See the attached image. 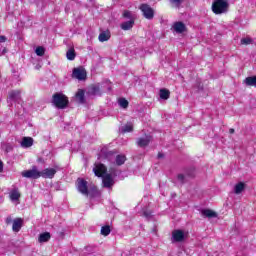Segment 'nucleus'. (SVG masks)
I'll use <instances>...</instances> for the list:
<instances>
[{
    "label": "nucleus",
    "instance_id": "f257e3e1",
    "mask_svg": "<svg viewBox=\"0 0 256 256\" xmlns=\"http://www.w3.org/2000/svg\"><path fill=\"white\" fill-rule=\"evenodd\" d=\"M212 11L215 15H222L229 11V2L227 0H214L212 3Z\"/></svg>",
    "mask_w": 256,
    "mask_h": 256
},
{
    "label": "nucleus",
    "instance_id": "f03ea898",
    "mask_svg": "<svg viewBox=\"0 0 256 256\" xmlns=\"http://www.w3.org/2000/svg\"><path fill=\"white\" fill-rule=\"evenodd\" d=\"M52 103L57 109H65L69 105V98L63 93H55L52 97Z\"/></svg>",
    "mask_w": 256,
    "mask_h": 256
},
{
    "label": "nucleus",
    "instance_id": "7ed1b4c3",
    "mask_svg": "<svg viewBox=\"0 0 256 256\" xmlns=\"http://www.w3.org/2000/svg\"><path fill=\"white\" fill-rule=\"evenodd\" d=\"M189 237V232L185 230H174L172 231V241L173 243H181Z\"/></svg>",
    "mask_w": 256,
    "mask_h": 256
},
{
    "label": "nucleus",
    "instance_id": "20e7f679",
    "mask_svg": "<svg viewBox=\"0 0 256 256\" xmlns=\"http://www.w3.org/2000/svg\"><path fill=\"white\" fill-rule=\"evenodd\" d=\"M88 182L83 178H78L76 181V187L82 195L89 197V187L87 186Z\"/></svg>",
    "mask_w": 256,
    "mask_h": 256
},
{
    "label": "nucleus",
    "instance_id": "39448f33",
    "mask_svg": "<svg viewBox=\"0 0 256 256\" xmlns=\"http://www.w3.org/2000/svg\"><path fill=\"white\" fill-rule=\"evenodd\" d=\"M21 175L26 179H39V177H41V171H38L36 167H33L31 170L22 171Z\"/></svg>",
    "mask_w": 256,
    "mask_h": 256
},
{
    "label": "nucleus",
    "instance_id": "423d86ee",
    "mask_svg": "<svg viewBox=\"0 0 256 256\" xmlns=\"http://www.w3.org/2000/svg\"><path fill=\"white\" fill-rule=\"evenodd\" d=\"M139 9L140 11H142L146 19H153L155 11L153 10V8H151V6H149L148 4H142L140 5Z\"/></svg>",
    "mask_w": 256,
    "mask_h": 256
},
{
    "label": "nucleus",
    "instance_id": "0eeeda50",
    "mask_svg": "<svg viewBox=\"0 0 256 256\" xmlns=\"http://www.w3.org/2000/svg\"><path fill=\"white\" fill-rule=\"evenodd\" d=\"M93 171L96 175V177H103L105 173H107V167L103 165L102 163H96L94 165Z\"/></svg>",
    "mask_w": 256,
    "mask_h": 256
},
{
    "label": "nucleus",
    "instance_id": "6e6552de",
    "mask_svg": "<svg viewBox=\"0 0 256 256\" xmlns=\"http://www.w3.org/2000/svg\"><path fill=\"white\" fill-rule=\"evenodd\" d=\"M73 77L79 81H83L87 78V72L83 69V67L75 68L73 70Z\"/></svg>",
    "mask_w": 256,
    "mask_h": 256
},
{
    "label": "nucleus",
    "instance_id": "1a4fd4ad",
    "mask_svg": "<svg viewBox=\"0 0 256 256\" xmlns=\"http://www.w3.org/2000/svg\"><path fill=\"white\" fill-rule=\"evenodd\" d=\"M56 173L57 171L55 169L47 168L40 172V177H43L44 179H53Z\"/></svg>",
    "mask_w": 256,
    "mask_h": 256
},
{
    "label": "nucleus",
    "instance_id": "9d476101",
    "mask_svg": "<svg viewBox=\"0 0 256 256\" xmlns=\"http://www.w3.org/2000/svg\"><path fill=\"white\" fill-rule=\"evenodd\" d=\"M172 29L175 31V33L178 34L185 33V31H187V27L183 22H175L172 26Z\"/></svg>",
    "mask_w": 256,
    "mask_h": 256
},
{
    "label": "nucleus",
    "instance_id": "9b49d317",
    "mask_svg": "<svg viewBox=\"0 0 256 256\" xmlns=\"http://www.w3.org/2000/svg\"><path fill=\"white\" fill-rule=\"evenodd\" d=\"M22 227H23V219L17 218L13 221L12 229L13 231H15V233H19Z\"/></svg>",
    "mask_w": 256,
    "mask_h": 256
},
{
    "label": "nucleus",
    "instance_id": "f8f14e48",
    "mask_svg": "<svg viewBox=\"0 0 256 256\" xmlns=\"http://www.w3.org/2000/svg\"><path fill=\"white\" fill-rule=\"evenodd\" d=\"M21 147L29 148L33 147V138L31 137H24L22 138Z\"/></svg>",
    "mask_w": 256,
    "mask_h": 256
},
{
    "label": "nucleus",
    "instance_id": "ddd939ff",
    "mask_svg": "<svg viewBox=\"0 0 256 256\" xmlns=\"http://www.w3.org/2000/svg\"><path fill=\"white\" fill-rule=\"evenodd\" d=\"M103 185L104 187H113V177L111 174H107L103 177Z\"/></svg>",
    "mask_w": 256,
    "mask_h": 256
},
{
    "label": "nucleus",
    "instance_id": "4468645a",
    "mask_svg": "<svg viewBox=\"0 0 256 256\" xmlns=\"http://www.w3.org/2000/svg\"><path fill=\"white\" fill-rule=\"evenodd\" d=\"M159 95H160V99L167 101V99L171 97V92L167 88H162L160 89Z\"/></svg>",
    "mask_w": 256,
    "mask_h": 256
},
{
    "label": "nucleus",
    "instance_id": "2eb2a0df",
    "mask_svg": "<svg viewBox=\"0 0 256 256\" xmlns=\"http://www.w3.org/2000/svg\"><path fill=\"white\" fill-rule=\"evenodd\" d=\"M10 199L11 201H19V199H21V193L18 189H14L10 192Z\"/></svg>",
    "mask_w": 256,
    "mask_h": 256
},
{
    "label": "nucleus",
    "instance_id": "dca6fc26",
    "mask_svg": "<svg viewBox=\"0 0 256 256\" xmlns=\"http://www.w3.org/2000/svg\"><path fill=\"white\" fill-rule=\"evenodd\" d=\"M133 25H135V21L130 20V21L122 23L121 29H123V31H129V29H133Z\"/></svg>",
    "mask_w": 256,
    "mask_h": 256
},
{
    "label": "nucleus",
    "instance_id": "f3484780",
    "mask_svg": "<svg viewBox=\"0 0 256 256\" xmlns=\"http://www.w3.org/2000/svg\"><path fill=\"white\" fill-rule=\"evenodd\" d=\"M109 39H111V32L104 31V32L100 33L99 41H101V43H103L105 41H109Z\"/></svg>",
    "mask_w": 256,
    "mask_h": 256
},
{
    "label": "nucleus",
    "instance_id": "a211bd4d",
    "mask_svg": "<svg viewBox=\"0 0 256 256\" xmlns=\"http://www.w3.org/2000/svg\"><path fill=\"white\" fill-rule=\"evenodd\" d=\"M49 239H51V234L49 232H45L40 234L38 241L39 243H47V241H49Z\"/></svg>",
    "mask_w": 256,
    "mask_h": 256
},
{
    "label": "nucleus",
    "instance_id": "6ab92c4d",
    "mask_svg": "<svg viewBox=\"0 0 256 256\" xmlns=\"http://www.w3.org/2000/svg\"><path fill=\"white\" fill-rule=\"evenodd\" d=\"M150 141H151V137L146 136L145 138H140L137 143L139 147H147Z\"/></svg>",
    "mask_w": 256,
    "mask_h": 256
},
{
    "label": "nucleus",
    "instance_id": "aec40b11",
    "mask_svg": "<svg viewBox=\"0 0 256 256\" xmlns=\"http://www.w3.org/2000/svg\"><path fill=\"white\" fill-rule=\"evenodd\" d=\"M201 214L204 216V217H208V218H211V217H217V213L211 209H204L201 211Z\"/></svg>",
    "mask_w": 256,
    "mask_h": 256
},
{
    "label": "nucleus",
    "instance_id": "412c9836",
    "mask_svg": "<svg viewBox=\"0 0 256 256\" xmlns=\"http://www.w3.org/2000/svg\"><path fill=\"white\" fill-rule=\"evenodd\" d=\"M244 82L249 87H256V76L247 77Z\"/></svg>",
    "mask_w": 256,
    "mask_h": 256
},
{
    "label": "nucleus",
    "instance_id": "4be33fe9",
    "mask_svg": "<svg viewBox=\"0 0 256 256\" xmlns=\"http://www.w3.org/2000/svg\"><path fill=\"white\" fill-rule=\"evenodd\" d=\"M244 189H245V183L240 182V183L235 185L234 193H236V195H239V193H243Z\"/></svg>",
    "mask_w": 256,
    "mask_h": 256
},
{
    "label": "nucleus",
    "instance_id": "5701e85b",
    "mask_svg": "<svg viewBox=\"0 0 256 256\" xmlns=\"http://www.w3.org/2000/svg\"><path fill=\"white\" fill-rule=\"evenodd\" d=\"M20 97H21L20 91H12L9 93V99H12L13 101H19Z\"/></svg>",
    "mask_w": 256,
    "mask_h": 256
},
{
    "label": "nucleus",
    "instance_id": "b1692460",
    "mask_svg": "<svg viewBox=\"0 0 256 256\" xmlns=\"http://www.w3.org/2000/svg\"><path fill=\"white\" fill-rule=\"evenodd\" d=\"M76 99L79 103H85V92L83 90H78L76 93Z\"/></svg>",
    "mask_w": 256,
    "mask_h": 256
},
{
    "label": "nucleus",
    "instance_id": "393cba45",
    "mask_svg": "<svg viewBox=\"0 0 256 256\" xmlns=\"http://www.w3.org/2000/svg\"><path fill=\"white\" fill-rule=\"evenodd\" d=\"M115 161H116V165H123V163L127 161V158L125 157V155L119 154L116 156Z\"/></svg>",
    "mask_w": 256,
    "mask_h": 256
},
{
    "label": "nucleus",
    "instance_id": "a878e982",
    "mask_svg": "<svg viewBox=\"0 0 256 256\" xmlns=\"http://www.w3.org/2000/svg\"><path fill=\"white\" fill-rule=\"evenodd\" d=\"M66 57H67V59H69V61H74L75 57H76L75 49H73V48L69 49L66 53Z\"/></svg>",
    "mask_w": 256,
    "mask_h": 256
},
{
    "label": "nucleus",
    "instance_id": "bb28decb",
    "mask_svg": "<svg viewBox=\"0 0 256 256\" xmlns=\"http://www.w3.org/2000/svg\"><path fill=\"white\" fill-rule=\"evenodd\" d=\"M123 17H125V19H130V21H135V14H132L129 10L123 12Z\"/></svg>",
    "mask_w": 256,
    "mask_h": 256
},
{
    "label": "nucleus",
    "instance_id": "cd10ccee",
    "mask_svg": "<svg viewBox=\"0 0 256 256\" xmlns=\"http://www.w3.org/2000/svg\"><path fill=\"white\" fill-rule=\"evenodd\" d=\"M118 103L122 109H127V107H129V101H127L125 98H120Z\"/></svg>",
    "mask_w": 256,
    "mask_h": 256
},
{
    "label": "nucleus",
    "instance_id": "c85d7f7f",
    "mask_svg": "<svg viewBox=\"0 0 256 256\" xmlns=\"http://www.w3.org/2000/svg\"><path fill=\"white\" fill-rule=\"evenodd\" d=\"M169 1L173 5V7H176L177 9H179V7L183 5L185 0H169Z\"/></svg>",
    "mask_w": 256,
    "mask_h": 256
},
{
    "label": "nucleus",
    "instance_id": "c756f323",
    "mask_svg": "<svg viewBox=\"0 0 256 256\" xmlns=\"http://www.w3.org/2000/svg\"><path fill=\"white\" fill-rule=\"evenodd\" d=\"M35 53L38 55V57H43V55H45V48L43 46H38Z\"/></svg>",
    "mask_w": 256,
    "mask_h": 256
},
{
    "label": "nucleus",
    "instance_id": "7c9ffc66",
    "mask_svg": "<svg viewBox=\"0 0 256 256\" xmlns=\"http://www.w3.org/2000/svg\"><path fill=\"white\" fill-rule=\"evenodd\" d=\"M111 233V228L109 226H103L101 228V235H104V237H107Z\"/></svg>",
    "mask_w": 256,
    "mask_h": 256
},
{
    "label": "nucleus",
    "instance_id": "2f4dec72",
    "mask_svg": "<svg viewBox=\"0 0 256 256\" xmlns=\"http://www.w3.org/2000/svg\"><path fill=\"white\" fill-rule=\"evenodd\" d=\"M253 43V39L246 37L241 39V45H251Z\"/></svg>",
    "mask_w": 256,
    "mask_h": 256
},
{
    "label": "nucleus",
    "instance_id": "473e14b6",
    "mask_svg": "<svg viewBox=\"0 0 256 256\" xmlns=\"http://www.w3.org/2000/svg\"><path fill=\"white\" fill-rule=\"evenodd\" d=\"M131 131H133V124L131 123L126 124L123 129V133H131Z\"/></svg>",
    "mask_w": 256,
    "mask_h": 256
},
{
    "label": "nucleus",
    "instance_id": "72a5a7b5",
    "mask_svg": "<svg viewBox=\"0 0 256 256\" xmlns=\"http://www.w3.org/2000/svg\"><path fill=\"white\" fill-rule=\"evenodd\" d=\"M107 159H109V161H113V157H115V154L113 152H108L106 154Z\"/></svg>",
    "mask_w": 256,
    "mask_h": 256
},
{
    "label": "nucleus",
    "instance_id": "f704fd0d",
    "mask_svg": "<svg viewBox=\"0 0 256 256\" xmlns=\"http://www.w3.org/2000/svg\"><path fill=\"white\" fill-rule=\"evenodd\" d=\"M7 41V38L5 36H0V43H5Z\"/></svg>",
    "mask_w": 256,
    "mask_h": 256
},
{
    "label": "nucleus",
    "instance_id": "c9c22d12",
    "mask_svg": "<svg viewBox=\"0 0 256 256\" xmlns=\"http://www.w3.org/2000/svg\"><path fill=\"white\" fill-rule=\"evenodd\" d=\"M183 179H185V176L183 174H179L178 175V180L183 181Z\"/></svg>",
    "mask_w": 256,
    "mask_h": 256
},
{
    "label": "nucleus",
    "instance_id": "e433bc0d",
    "mask_svg": "<svg viewBox=\"0 0 256 256\" xmlns=\"http://www.w3.org/2000/svg\"><path fill=\"white\" fill-rule=\"evenodd\" d=\"M3 171V162L0 161V173Z\"/></svg>",
    "mask_w": 256,
    "mask_h": 256
},
{
    "label": "nucleus",
    "instance_id": "4c0bfd02",
    "mask_svg": "<svg viewBox=\"0 0 256 256\" xmlns=\"http://www.w3.org/2000/svg\"><path fill=\"white\" fill-rule=\"evenodd\" d=\"M229 133H230L231 135H233V133H235V129L231 128V129L229 130Z\"/></svg>",
    "mask_w": 256,
    "mask_h": 256
},
{
    "label": "nucleus",
    "instance_id": "58836bf2",
    "mask_svg": "<svg viewBox=\"0 0 256 256\" xmlns=\"http://www.w3.org/2000/svg\"><path fill=\"white\" fill-rule=\"evenodd\" d=\"M92 190H93V191H97V188H96V187H93Z\"/></svg>",
    "mask_w": 256,
    "mask_h": 256
},
{
    "label": "nucleus",
    "instance_id": "ea45409f",
    "mask_svg": "<svg viewBox=\"0 0 256 256\" xmlns=\"http://www.w3.org/2000/svg\"><path fill=\"white\" fill-rule=\"evenodd\" d=\"M6 221H7V223H9L10 219H9V218H7V220H6Z\"/></svg>",
    "mask_w": 256,
    "mask_h": 256
}]
</instances>
